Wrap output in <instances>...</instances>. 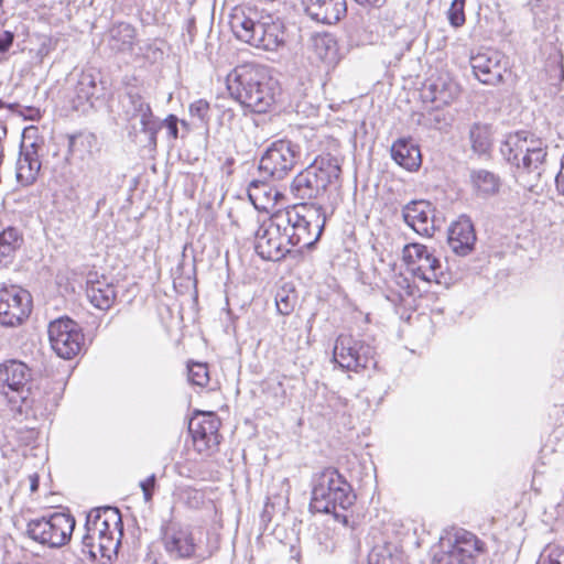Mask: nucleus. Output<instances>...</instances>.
<instances>
[{"instance_id": "36", "label": "nucleus", "mask_w": 564, "mask_h": 564, "mask_svg": "<svg viewBox=\"0 0 564 564\" xmlns=\"http://www.w3.org/2000/svg\"><path fill=\"white\" fill-rule=\"evenodd\" d=\"M536 564H564V546L556 544L545 546Z\"/></svg>"}, {"instance_id": "20", "label": "nucleus", "mask_w": 564, "mask_h": 564, "mask_svg": "<svg viewBox=\"0 0 564 564\" xmlns=\"http://www.w3.org/2000/svg\"><path fill=\"white\" fill-rule=\"evenodd\" d=\"M162 539L165 551L175 558H189L195 553V543L187 528L170 522L163 527Z\"/></svg>"}, {"instance_id": "25", "label": "nucleus", "mask_w": 564, "mask_h": 564, "mask_svg": "<svg viewBox=\"0 0 564 564\" xmlns=\"http://www.w3.org/2000/svg\"><path fill=\"white\" fill-rule=\"evenodd\" d=\"M41 169V162L37 154L36 143L28 147L22 145L20 156L17 162V181L22 186L31 185Z\"/></svg>"}, {"instance_id": "31", "label": "nucleus", "mask_w": 564, "mask_h": 564, "mask_svg": "<svg viewBox=\"0 0 564 564\" xmlns=\"http://www.w3.org/2000/svg\"><path fill=\"white\" fill-rule=\"evenodd\" d=\"M96 145V137L93 133H78L72 135L68 142V151L74 158L84 160Z\"/></svg>"}, {"instance_id": "40", "label": "nucleus", "mask_w": 564, "mask_h": 564, "mask_svg": "<svg viewBox=\"0 0 564 564\" xmlns=\"http://www.w3.org/2000/svg\"><path fill=\"white\" fill-rule=\"evenodd\" d=\"M209 110V104L204 99H198L189 105V113L192 118L197 119L202 123L208 121Z\"/></svg>"}, {"instance_id": "12", "label": "nucleus", "mask_w": 564, "mask_h": 564, "mask_svg": "<svg viewBox=\"0 0 564 564\" xmlns=\"http://www.w3.org/2000/svg\"><path fill=\"white\" fill-rule=\"evenodd\" d=\"M300 147L290 140L273 142L260 159L259 170L274 180L284 178L300 160Z\"/></svg>"}, {"instance_id": "51", "label": "nucleus", "mask_w": 564, "mask_h": 564, "mask_svg": "<svg viewBox=\"0 0 564 564\" xmlns=\"http://www.w3.org/2000/svg\"><path fill=\"white\" fill-rule=\"evenodd\" d=\"M36 116H39V110H32Z\"/></svg>"}, {"instance_id": "29", "label": "nucleus", "mask_w": 564, "mask_h": 564, "mask_svg": "<svg viewBox=\"0 0 564 564\" xmlns=\"http://www.w3.org/2000/svg\"><path fill=\"white\" fill-rule=\"evenodd\" d=\"M469 141L475 153L479 155L488 153L492 144L490 127L485 123H474L469 129Z\"/></svg>"}, {"instance_id": "7", "label": "nucleus", "mask_w": 564, "mask_h": 564, "mask_svg": "<svg viewBox=\"0 0 564 564\" xmlns=\"http://www.w3.org/2000/svg\"><path fill=\"white\" fill-rule=\"evenodd\" d=\"M340 173L337 158L330 154L321 155L293 178L291 193L301 200L316 199L339 181Z\"/></svg>"}, {"instance_id": "22", "label": "nucleus", "mask_w": 564, "mask_h": 564, "mask_svg": "<svg viewBox=\"0 0 564 564\" xmlns=\"http://www.w3.org/2000/svg\"><path fill=\"white\" fill-rule=\"evenodd\" d=\"M86 296L93 306L108 311L117 299L116 286L106 276L89 273L86 281Z\"/></svg>"}, {"instance_id": "32", "label": "nucleus", "mask_w": 564, "mask_h": 564, "mask_svg": "<svg viewBox=\"0 0 564 564\" xmlns=\"http://www.w3.org/2000/svg\"><path fill=\"white\" fill-rule=\"evenodd\" d=\"M315 54L324 62L333 63L336 59L337 44L329 34H317L313 37Z\"/></svg>"}, {"instance_id": "45", "label": "nucleus", "mask_w": 564, "mask_h": 564, "mask_svg": "<svg viewBox=\"0 0 564 564\" xmlns=\"http://www.w3.org/2000/svg\"><path fill=\"white\" fill-rule=\"evenodd\" d=\"M177 118L174 116V115H170L166 119H165V126L166 128L169 129V132L170 134L176 139L177 138V132H178V129H177Z\"/></svg>"}, {"instance_id": "19", "label": "nucleus", "mask_w": 564, "mask_h": 564, "mask_svg": "<svg viewBox=\"0 0 564 564\" xmlns=\"http://www.w3.org/2000/svg\"><path fill=\"white\" fill-rule=\"evenodd\" d=\"M434 213L433 205L427 200H412L402 208L405 224L424 237H432L436 230Z\"/></svg>"}, {"instance_id": "9", "label": "nucleus", "mask_w": 564, "mask_h": 564, "mask_svg": "<svg viewBox=\"0 0 564 564\" xmlns=\"http://www.w3.org/2000/svg\"><path fill=\"white\" fill-rule=\"evenodd\" d=\"M75 523V519L70 514L54 512L50 516L31 519L26 524L25 533L42 545L61 547L69 541Z\"/></svg>"}, {"instance_id": "37", "label": "nucleus", "mask_w": 564, "mask_h": 564, "mask_svg": "<svg viewBox=\"0 0 564 564\" xmlns=\"http://www.w3.org/2000/svg\"><path fill=\"white\" fill-rule=\"evenodd\" d=\"M465 3L466 0H453L452 4L447 11V19L449 24L454 28H460L464 25L465 18Z\"/></svg>"}, {"instance_id": "23", "label": "nucleus", "mask_w": 564, "mask_h": 564, "mask_svg": "<svg viewBox=\"0 0 564 564\" xmlns=\"http://www.w3.org/2000/svg\"><path fill=\"white\" fill-rule=\"evenodd\" d=\"M448 246L458 256L469 254L476 242L474 225L468 217H459L448 229Z\"/></svg>"}, {"instance_id": "38", "label": "nucleus", "mask_w": 564, "mask_h": 564, "mask_svg": "<svg viewBox=\"0 0 564 564\" xmlns=\"http://www.w3.org/2000/svg\"><path fill=\"white\" fill-rule=\"evenodd\" d=\"M188 379L193 384L207 386L209 381L207 365L200 362L188 365Z\"/></svg>"}, {"instance_id": "39", "label": "nucleus", "mask_w": 564, "mask_h": 564, "mask_svg": "<svg viewBox=\"0 0 564 564\" xmlns=\"http://www.w3.org/2000/svg\"><path fill=\"white\" fill-rule=\"evenodd\" d=\"M271 188L265 180H252L248 185V196L256 204L262 196H269Z\"/></svg>"}, {"instance_id": "13", "label": "nucleus", "mask_w": 564, "mask_h": 564, "mask_svg": "<svg viewBox=\"0 0 564 564\" xmlns=\"http://www.w3.org/2000/svg\"><path fill=\"white\" fill-rule=\"evenodd\" d=\"M48 338L52 349L63 359H72L84 347V334L79 325L69 317H61L50 323Z\"/></svg>"}, {"instance_id": "48", "label": "nucleus", "mask_w": 564, "mask_h": 564, "mask_svg": "<svg viewBox=\"0 0 564 564\" xmlns=\"http://www.w3.org/2000/svg\"><path fill=\"white\" fill-rule=\"evenodd\" d=\"M557 191L564 195V176L562 173H558L555 178Z\"/></svg>"}, {"instance_id": "26", "label": "nucleus", "mask_w": 564, "mask_h": 564, "mask_svg": "<svg viewBox=\"0 0 564 564\" xmlns=\"http://www.w3.org/2000/svg\"><path fill=\"white\" fill-rule=\"evenodd\" d=\"M122 109L128 120L139 118L143 131H148L152 121V111L143 98L133 91H128L121 100Z\"/></svg>"}, {"instance_id": "3", "label": "nucleus", "mask_w": 564, "mask_h": 564, "mask_svg": "<svg viewBox=\"0 0 564 564\" xmlns=\"http://www.w3.org/2000/svg\"><path fill=\"white\" fill-rule=\"evenodd\" d=\"M236 37L264 51H276L284 43V26L270 14L251 7H236L229 17Z\"/></svg>"}, {"instance_id": "17", "label": "nucleus", "mask_w": 564, "mask_h": 564, "mask_svg": "<svg viewBox=\"0 0 564 564\" xmlns=\"http://www.w3.org/2000/svg\"><path fill=\"white\" fill-rule=\"evenodd\" d=\"M470 66L475 77L480 83L496 86L503 82V74L508 69V61L501 52L486 50L470 57Z\"/></svg>"}, {"instance_id": "28", "label": "nucleus", "mask_w": 564, "mask_h": 564, "mask_svg": "<svg viewBox=\"0 0 564 564\" xmlns=\"http://www.w3.org/2000/svg\"><path fill=\"white\" fill-rule=\"evenodd\" d=\"M470 182L474 191L480 197L494 196L500 188L499 176L487 170H473Z\"/></svg>"}, {"instance_id": "16", "label": "nucleus", "mask_w": 564, "mask_h": 564, "mask_svg": "<svg viewBox=\"0 0 564 564\" xmlns=\"http://www.w3.org/2000/svg\"><path fill=\"white\" fill-rule=\"evenodd\" d=\"M403 259L411 267L412 276L424 282H440L441 261L421 243H409L403 248Z\"/></svg>"}, {"instance_id": "5", "label": "nucleus", "mask_w": 564, "mask_h": 564, "mask_svg": "<svg viewBox=\"0 0 564 564\" xmlns=\"http://www.w3.org/2000/svg\"><path fill=\"white\" fill-rule=\"evenodd\" d=\"M276 215L291 248L312 247L319 239L326 220L322 206L306 203L279 210Z\"/></svg>"}, {"instance_id": "2", "label": "nucleus", "mask_w": 564, "mask_h": 564, "mask_svg": "<svg viewBox=\"0 0 564 564\" xmlns=\"http://www.w3.org/2000/svg\"><path fill=\"white\" fill-rule=\"evenodd\" d=\"M0 394L11 411L24 416H45L47 405L41 391L34 388L32 369L15 359L0 365Z\"/></svg>"}, {"instance_id": "4", "label": "nucleus", "mask_w": 564, "mask_h": 564, "mask_svg": "<svg viewBox=\"0 0 564 564\" xmlns=\"http://www.w3.org/2000/svg\"><path fill=\"white\" fill-rule=\"evenodd\" d=\"M86 533L82 539L83 553L91 558H110L122 536V520L115 507H99L89 511L85 524Z\"/></svg>"}, {"instance_id": "11", "label": "nucleus", "mask_w": 564, "mask_h": 564, "mask_svg": "<svg viewBox=\"0 0 564 564\" xmlns=\"http://www.w3.org/2000/svg\"><path fill=\"white\" fill-rule=\"evenodd\" d=\"M482 551L484 543L475 534L464 531L457 533L454 540L442 541L433 562L434 564H475L476 557Z\"/></svg>"}, {"instance_id": "18", "label": "nucleus", "mask_w": 564, "mask_h": 564, "mask_svg": "<svg viewBox=\"0 0 564 564\" xmlns=\"http://www.w3.org/2000/svg\"><path fill=\"white\" fill-rule=\"evenodd\" d=\"M220 421L214 413H197L188 423V432L192 435L195 451L199 454H208L219 444L218 433Z\"/></svg>"}, {"instance_id": "35", "label": "nucleus", "mask_w": 564, "mask_h": 564, "mask_svg": "<svg viewBox=\"0 0 564 564\" xmlns=\"http://www.w3.org/2000/svg\"><path fill=\"white\" fill-rule=\"evenodd\" d=\"M412 275L405 273H394L391 283L395 288L399 297L402 300L404 296H415L420 290L412 281Z\"/></svg>"}, {"instance_id": "34", "label": "nucleus", "mask_w": 564, "mask_h": 564, "mask_svg": "<svg viewBox=\"0 0 564 564\" xmlns=\"http://www.w3.org/2000/svg\"><path fill=\"white\" fill-rule=\"evenodd\" d=\"M97 78L94 74L83 73L76 86V94L79 99L90 101L96 95Z\"/></svg>"}, {"instance_id": "1", "label": "nucleus", "mask_w": 564, "mask_h": 564, "mask_svg": "<svg viewBox=\"0 0 564 564\" xmlns=\"http://www.w3.org/2000/svg\"><path fill=\"white\" fill-rule=\"evenodd\" d=\"M230 96L256 113H265L275 104L280 86L267 67L246 64L234 68L226 78Z\"/></svg>"}, {"instance_id": "42", "label": "nucleus", "mask_w": 564, "mask_h": 564, "mask_svg": "<svg viewBox=\"0 0 564 564\" xmlns=\"http://www.w3.org/2000/svg\"><path fill=\"white\" fill-rule=\"evenodd\" d=\"M142 492H143V499L145 502L152 501L153 494L156 487V477L154 474L150 475L144 480H141L139 484Z\"/></svg>"}, {"instance_id": "14", "label": "nucleus", "mask_w": 564, "mask_h": 564, "mask_svg": "<svg viewBox=\"0 0 564 564\" xmlns=\"http://www.w3.org/2000/svg\"><path fill=\"white\" fill-rule=\"evenodd\" d=\"M32 311L31 294L17 285L0 283V324L7 327L21 325Z\"/></svg>"}, {"instance_id": "10", "label": "nucleus", "mask_w": 564, "mask_h": 564, "mask_svg": "<svg viewBox=\"0 0 564 564\" xmlns=\"http://www.w3.org/2000/svg\"><path fill=\"white\" fill-rule=\"evenodd\" d=\"M333 360L341 369L354 372L376 366L373 347L346 334L337 337L333 349Z\"/></svg>"}, {"instance_id": "6", "label": "nucleus", "mask_w": 564, "mask_h": 564, "mask_svg": "<svg viewBox=\"0 0 564 564\" xmlns=\"http://www.w3.org/2000/svg\"><path fill=\"white\" fill-rule=\"evenodd\" d=\"M356 499L350 484L335 468H325L313 478L311 508L316 512L334 513L347 510Z\"/></svg>"}, {"instance_id": "49", "label": "nucleus", "mask_w": 564, "mask_h": 564, "mask_svg": "<svg viewBox=\"0 0 564 564\" xmlns=\"http://www.w3.org/2000/svg\"><path fill=\"white\" fill-rule=\"evenodd\" d=\"M30 488L31 491H36L39 488V476L36 474L30 476Z\"/></svg>"}, {"instance_id": "33", "label": "nucleus", "mask_w": 564, "mask_h": 564, "mask_svg": "<svg viewBox=\"0 0 564 564\" xmlns=\"http://www.w3.org/2000/svg\"><path fill=\"white\" fill-rule=\"evenodd\" d=\"M368 564H401V560L391 545H378L370 551Z\"/></svg>"}, {"instance_id": "24", "label": "nucleus", "mask_w": 564, "mask_h": 564, "mask_svg": "<svg viewBox=\"0 0 564 564\" xmlns=\"http://www.w3.org/2000/svg\"><path fill=\"white\" fill-rule=\"evenodd\" d=\"M137 41V30L133 25L119 22L107 32L106 42L110 52L115 54H130Z\"/></svg>"}, {"instance_id": "44", "label": "nucleus", "mask_w": 564, "mask_h": 564, "mask_svg": "<svg viewBox=\"0 0 564 564\" xmlns=\"http://www.w3.org/2000/svg\"><path fill=\"white\" fill-rule=\"evenodd\" d=\"M15 33L10 30L0 29V55L6 54L12 47Z\"/></svg>"}, {"instance_id": "50", "label": "nucleus", "mask_w": 564, "mask_h": 564, "mask_svg": "<svg viewBox=\"0 0 564 564\" xmlns=\"http://www.w3.org/2000/svg\"><path fill=\"white\" fill-rule=\"evenodd\" d=\"M357 2L361 3V4H369L371 7H380L384 0H356Z\"/></svg>"}, {"instance_id": "41", "label": "nucleus", "mask_w": 564, "mask_h": 564, "mask_svg": "<svg viewBox=\"0 0 564 564\" xmlns=\"http://www.w3.org/2000/svg\"><path fill=\"white\" fill-rule=\"evenodd\" d=\"M19 241L20 235L15 228L9 227L0 234V243L12 247L13 250L19 246Z\"/></svg>"}, {"instance_id": "27", "label": "nucleus", "mask_w": 564, "mask_h": 564, "mask_svg": "<svg viewBox=\"0 0 564 564\" xmlns=\"http://www.w3.org/2000/svg\"><path fill=\"white\" fill-rule=\"evenodd\" d=\"M391 156L408 171H415L421 165L420 149L410 140H397L391 147Z\"/></svg>"}, {"instance_id": "47", "label": "nucleus", "mask_w": 564, "mask_h": 564, "mask_svg": "<svg viewBox=\"0 0 564 564\" xmlns=\"http://www.w3.org/2000/svg\"><path fill=\"white\" fill-rule=\"evenodd\" d=\"M13 252L12 247L0 243V264L9 260L13 256Z\"/></svg>"}, {"instance_id": "15", "label": "nucleus", "mask_w": 564, "mask_h": 564, "mask_svg": "<svg viewBox=\"0 0 564 564\" xmlns=\"http://www.w3.org/2000/svg\"><path fill=\"white\" fill-rule=\"evenodd\" d=\"M279 221L280 219L275 213L256 232L254 248L264 260L279 261L291 251V246L286 241V236H284L282 225H279Z\"/></svg>"}, {"instance_id": "30", "label": "nucleus", "mask_w": 564, "mask_h": 564, "mask_svg": "<svg viewBox=\"0 0 564 564\" xmlns=\"http://www.w3.org/2000/svg\"><path fill=\"white\" fill-rule=\"evenodd\" d=\"M457 93V87L453 83H445L438 79L430 84L425 90V98H430L432 102L437 105H448Z\"/></svg>"}, {"instance_id": "21", "label": "nucleus", "mask_w": 564, "mask_h": 564, "mask_svg": "<svg viewBox=\"0 0 564 564\" xmlns=\"http://www.w3.org/2000/svg\"><path fill=\"white\" fill-rule=\"evenodd\" d=\"M305 14L313 21L334 24L347 13L346 0H301Z\"/></svg>"}, {"instance_id": "43", "label": "nucleus", "mask_w": 564, "mask_h": 564, "mask_svg": "<svg viewBox=\"0 0 564 564\" xmlns=\"http://www.w3.org/2000/svg\"><path fill=\"white\" fill-rule=\"evenodd\" d=\"M275 304L278 312L282 315H289L294 308V300L282 293L276 294Z\"/></svg>"}, {"instance_id": "46", "label": "nucleus", "mask_w": 564, "mask_h": 564, "mask_svg": "<svg viewBox=\"0 0 564 564\" xmlns=\"http://www.w3.org/2000/svg\"><path fill=\"white\" fill-rule=\"evenodd\" d=\"M426 120L429 121V122H426V123H425L426 126H429V127H431V128H436V129H440V128H441V127H440V123H441V116H440V113H438V112H435V113H434V112H430V113L427 115Z\"/></svg>"}, {"instance_id": "52", "label": "nucleus", "mask_w": 564, "mask_h": 564, "mask_svg": "<svg viewBox=\"0 0 564 564\" xmlns=\"http://www.w3.org/2000/svg\"><path fill=\"white\" fill-rule=\"evenodd\" d=\"M188 2H189L191 4H193V3L195 2V0H188Z\"/></svg>"}, {"instance_id": "8", "label": "nucleus", "mask_w": 564, "mask_h": 564, "mask_svg": "<svg viewBox=\"0 0 564 564\" xmlns=\"http://www.w3.org/2000/svg\"><path fill=\"white\" fill-rule=\"evenodd\" d=\"M503 158L527 172H534L543 164L546 156V145L541 139L534 138L528 131L510 133L501 144Z\"/></svg>"}, {"instance_id": "53", "label": "nucleus", "mask_w": 564, "mask_h": 564, "mask_svg": "<svg viewBox=\"0 0 564 564\" xmlns=\"http://www.w3.org/2000/svg\"><path fill=\"white\" fill-rule=\"evenodd\" d=\"M3 105L2 100H0V107Z\"/></svg>"}]
</instances>
